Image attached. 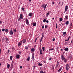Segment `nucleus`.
<instances>
[{
    "mask_svg": "<svg viewBox=\"0 0 73 73\" xmlns=\"http://www.w3.org/2000/svg\"><path fill=\"white\" fill-rule=\"evenodd\" d=\"M47 6V4L46 5L43 4L42 5L41 7H42V8H43L44 9V10H45V9L46 8V7Z\"/></svg>",
    "mask_w": 73,
    "mask_h": 73,
    "instance_id": "obj_1",
    "label": "nucleus"
},
{
    "mask_svg": "<svg viewBox=\"0 0 73 73\" xmlns=\"http://www.w3.org/2000/svg\"><path fill=\"white\" fill-rule=\"evenodd\" d=\"M66 69L67 70H69V69L70 68V67L69 66V65L68 64H66Z\"/></svg>",
    "mask_w": 73,
    "mask_h": 73,
    "instance_id": "obj_2",
    "label": "nucleus"
},
{
    "mask_svg": "<svg viewBox=\"0 0 73 73\" xmlns=\"http://www.w3.org/2000/svg\"><path fill=\"white\" fill-rule=\"evenodd\" d=\"M44 33H43L42 35L40 40V42H41V41H42V39H43V38H44Z\"/></svg>",
    "mask_w": 73,
    "mask_h": 73,
    "instance_id": "obj_3",
    "label": "nucleus"
},
{
    "mask_svg": "<svg viewBox=\"0 0 73 73\" xmlns=\"http://www.w3.org/2000/svg\"><path fill=\"white\" fill-rule=\"evenodd\" d=\"M25 21L27 25H29V21H28V19H26L25 20Z\"/></svg>",
    "mask_w": 73,
    "mask_h": 73,
    "instance_id": "obj_4",
    "label": "nucleus"
},
{
    "mask_svg": "<svg viewBox=\"0 0 73 73\" xmlns=\"http://www.w3.org/2000/svg\"><path fill=\"white\" fill-rule=\"evenodd\" d=\"M68 6H66V7H65V11H64V13L65 12H66V11H67V10H68Z\"/></svg>",
    "mask_w": 73,
    "mask_h": 73,
    "instance_id": "obj_5",
    "label": "nucleus"
},
{
    "mask_svg": "<svg viewBox=\"0 0 73 73\" xmlns=\"http://www.w3.org/2000/svg\"><path fill=\"white\" fill-rule=\"evenodd\" d=\"M32 15H33V13H30L29 14V16H30V17H31L32 16Z\"/></svg>",
    "mask_w": 73,
    "mask_h": 73,
    "instance_id": "obj_6",
    "label": "nucleus"
},
{
    "mask_svg": "<svg viewBox=\"0 0 73 73\" xmlns=\"http://www.w3.org/2000/svg\"><path fill=\"white\" fill-rule=\"evenodd\" d=\"M20 55L18 54H17L16 55V57L17 58H18V59H19V58L20 57Z\"/></svg>",
    "mask_w": 73,
    "mask_h": 73,
    "instance_id": "obj_7",
    "label": "nucleus"
},
{
    "mask_svg": "<svg viewBox=\"0 0 73 73\" xmlns=\"http://www.w3.org/2000/svg\"><path fill=\"white\" fill-rule=\"evenodd\" d=\"M61 59L62 60H64V58H65V56H64L63 55H62L61 56Z\"/></svg>",
    "mask_w": 73,
    "mask_h": 73,
    "instance_id": "obj_8",
    "label": "nucleus"
},
{
    "mask_svg": "<svg viewBox=\"0 0 73 73\" xmlns=\"http://www.w3.org/2000/svg\"><path fill=\"white\" fill-rule=\"evenodd\" d=\"M62 60L64 61V62H67V60L65 59V58Z\"/></svg>",
    "mask_w": 73,
    "mask_h": 73,
    "instance_id": "obj_9",
    "label": "nucleus"
},
{
    "mask_svg": "<svg viewBox=\"0 0 73 73\" xmlns=\"http://www.w3.org/2000/svg\"><path fill=\"white\" fill-rule=\"evenodd\" d=\"M9 33L10 34V35H12L13 34V32L12 30H11L9 32Z\"/></svg>",
    "mask_w": 73,
    "mask_h": 73,
    "instance_id": "obj_10",
    "label": "nucleus"
},
{
    "mask_svg": "<svg viewBox=\"0 0 73 73\" xmlns=\"http://www.w3.org/2000/svg\"><path fill=\"white\" fill-rule=\"evenodd\" d=\"M26 41L27 40H26V39H23V43H24V44H25V43L26 42Z\"/></svg>",
    "mask_w": 73,
    "mask_h": 73,
    "instance_id": "obj_11",
    "label": "nucleus"
},
{
    "mask_svg": "<svg viewBox=\"0 0 73 73\" xmlns=\"http://www.w3.org/2000/svg\"><path fill=\"white\" fill-rule=\"evenodd\" d=\"M23 14H21L20 15V19H23Z\"/></svg>",
    "mask_w": 73,
    "mask_h": 73,
    "instance_id": "obj_12",
    "label": "nucleus"
},
{
    "mask_svg": "<svg viewBox=\"0 0 73 73\" xmlns=\"http://www.w3.org/2000/svg\"><path fill=\"white\" fill-rule=\"evenodd\" d=\"M68 48H66L64 49V50L65 51H68Z\"/></svg>",
    "mask_w": 73,
    "mask_h": 73,
    "instance_id": "obj_13",
    "label": "nucleus"
},
{
    "mask_svg": "<svg viewBox=\"0 0 73 73\" xmlns=\"http://www.w3.org/2000/svg\"><path fill=\"white\" fill-rule=\"evenodd\" d=\"M31 51L32 52H35V49L34 48H32L31 49Z\"/></svg>",
    "mask_w": 73,
    "mask_h": 73,
    "instance_id": "obj_14",
    "label": "nucleus"
},
{
    "mask_svg": "<svg viewBox=\"0 0 73 73\" xmlns=\"http://www.w3.org/2000/svg\"><path fill=\"white\" fill-rule=\"evenodd\" d=\"M42 50H41L40 51V54H42Z\"/></svg>",
    "mask_w": 73,
    "mask_h": 73,
    "instance_id": "obj_15",
    "label": "nucleus"
},
{
    "mask_svg": "<svg viewBox=\"0 0 73 73\" xmlns=\"http://www.w3.org/2000/svg\"><path fill=\"white\" fill-rule=\"evenodd\" d=\"M65 24L66 25H68L69 24V21H67Z\"/></svg>",
    "mask_w": 73,
    "mask_h": 73,
    "instance_id": "obj_16",
    "label": "nucleus"
},
{
    "mask_svg": "<svg viewBox=\"0 0 73 73\" xmlns=\"http://www.w3.org/2000/svg\"><path fill=\"white\" fill-rule=\"evenodd\" d=\"M30 59V57H29V56L28 57V58H27V61H29Z\"/></svg>",
    "mask_w": 73,
    "mask_h": 73,
    "instance_id": "obj_17",
    "label": "nucleus"
},
{
    "mask_svg": "<svg viewBox=\"0 0 73 73\" xmlns=\"http://www.w3.org/2000/svg\"><path fill=\"white\" fill-rule=\"evenodd\" d=\"M5 39L6 40V41H8V38L7 37L5 38Z\"/></svg>",
    "mask_w": 73,
    "mask_h": 73,
    "instance_id": "obj_18",
    "label": "nucleus"
},
{
    "mask_svg": "<svg viewBox=\"0 0 73 73\" xmlns=\"http://www.w3.org/2000/svg\"><path fill=\"white\" fill-rule=\"evenodd\" d=\"M25 49H26V50L28 49V46H27L25 47Z\"/></svg>",
    "mask_w": 73,
    "mask_h": 73,
    "instance_id": "obj_19",
    "label": "nucleus"
},
{
    "mask_svg": "<svg viewBox=\"0 0 73 73\" xmlns=\"http://www.w3.org/2000/svg\"><path fill=\"white\" fill-rule=\"evenodd\" d=\"M33 26H36V23H33Z\"/></svg>",
    "mask_w": 73,
    "mask_h": 73,
    "instance_id": "obj_20",
    "label": "nucleus"
},
{
    "mask_svg": "<svg viewBox=\"0 0 73 73\" xmlns=\"http://www.w3.org/2000/svg\"><path fill=\"white\" fill-rule=\"evenodd\" d=\"M66 32H64L63 33V35L64 36H65V35H66Z\"/></svg>",
    "mask_w": 73,
    "mask_h": 73,
    "instance_id": "obj_21",
    "label": "nucleus"
},
{
    "mask_svg": "<svg viewBox=\"0 0 73 73\" xmlns=\"http://www.w3.org/2000/svg\"><path fill=\"white\" fill-rule=\"evenodd\" d=\"M5 32H9V31H8V29H6L5 30Z\"/></svg>",
    "mask_w": 73,
    "mask_h": 73,
    "instance_id": "obj_22",
    "label": "nucleus"
},
{
    "mask_svg": "<svg viewBox=\"0 0 73 73\" xmlns=\"http://www.w3.org/2000/svg\"><path fill=\"white\" fill-rule=\"evenodd\" d=\"M9 67H10V65L9 64H8L7 65V68H9Z\"/></svg>",
    "mask_w": 73,
    "mask_h": 73,
    "instance_id": "obj_23",
    "label": "nucleus"
},
{
    "mask_svg": "<svg viewBox=\"0 0 73 73\" xmlns=\"http://www.w3.org/2000/svg\"><path fill=\"white\" fill-rule=\"evenodd\" d=\"M32 58L34 59V54H33L32 55Z\"/></svg>",
    "mask_w": 73,
    "mask_h": 73,
    "instance_id": "obj_24",
    "label": "nucleus"
},
{
    "mask_svg": "<svg viewBox=\"0 0 73 73\" xmlns=\"http://www.w3.org/2000/svg\"><path fill=\"white\" fill-rule=\"evenodd\" d=\"M59 19L60 21H62V18H60Z\"/></svg>",
    "mask_w": 73,
    "mask_h": 73,
    "instance_id": "obj_25",
    "label": "nucleus"
},
{
    "mask_svg": "<svg viewBox=\"0 0 73 73\" xmlns=\"http://www.w3.org/2000/svg\"><path fill=\"white\" fill-rule=\"evenodd\" d=\"M12 58H13V56H11L10 57V59L11 60H12Z\"/></svg>",
    "mask_w": 73,
    "mask_h": 73,
    "instance_id": "obj_26",
    "label": "nucleus"
},
{
    "mask_svg": "<svg viewBox=\"0 0 73 73\" xmlns=\"http://www.w3.org/2000/svg\"><path fill=\"white\" fill-rule=\"evenodd\" d=\"M50 13V12L48 11L47 13L46 14V15H49V13Z\"/></svg>",
    "mask_w": 73,
    "mask_h": 73,
    "instance_id": "obj_27",
    "label": "nucleus"
},
{
    "mask_svg": "<svg viewBox=\"0 0 73 73\" xmlns=\"http://www.w3.org/2000/svg\"><path fill=\"white\" fill-rule=\"evenodd\" d=\"M42 49L43 51H44V50H45V47H42Z\"/></svg>",
    "mask_w": 73,
    "mask_h": 73,
    "instance_id": "obj_28",
    "label": "nucleus"
},
{
    "mask_svg": "<svg viewBox=\"0 0 73 73\" xmlns=\"http://www.w3.org/2000/svg\"><path fill=\"white\" fill-rule=\"evenodd\" d=\"M46 20L44 19L43 21V22H44V23H45V22H46Z\"/></svg>",
    "mask_w": 73,
    "mask_h": 73,
    "instance_id": "obj_29",
    "label": "nucleus"
},
{
    "mask_svg": "<svg viewBox=\"0 0 73 73\" xmlns=\"http://www.w3.org/2000/svg\"><path fill=\"white\" fill-rule=\"evenodd\" d=\"M12 50H15V48L14 47H12Z\"/></svg>",
    "mask_w": 73,
    "mask_h": 73,
    "instance_id": "obj_30",
    "label": "nucleus"
},
{
    "mask_svg": "<svg viewBox=\"0 0 73 73\" xmlns=\"http://www.w3.org/2000/svg\"><path fill=\"white\" fill-rule=\"evenodd\" d=\"M21 9L23 11H24V12L25 11L24 10V9L23 7H22Z\"/></svg>",
    "mask_w": 73,
    "mask_h": 73,
    "instance_id": "obj_31",
    "label": "nucleus"
},
{
    "mask_svg": "<svg viewBox=\"0 0 73 73\" xmlns=\"http://www.w3.org/2000/svg\"><path fill=\"white\" fill-rule=\"evenodd\" d=\"M2 31H3V32H4V31H5V29H2Z\"/></svg>",
    "mask_w": 73,
    "mask_h": 73,
    "instance_id": "obj_32",
    "label": "nucleus"
},
{
    "mask_svg": "<svg viewBox=\"0 0 73 73\" xmlns=\"http://www.w3.org/2000/svg\"><path fill=\"white\" fill-rule=\"evenodd\" d=\"M65 19H66V20L68 19V17H67V16H65Z\"/></svg>",
    "mask_w": 73,
    "mask_h": 73,
    "instance_id": "obj_33",
    "label": "nucleus"
},
{
    "mask_svg": "<svg viewBox=\"0 0 73 73\" xmlns=\"http://www.w3.org/2000/svg\"><path fill=\"white\" fill-rule=\"evenodd\" d=\"M38 65H39V66H42V64H41L40 63L38 64Z\"/></svg>",
    "mask_w": 73,
    "mask_h": 73,
    "instance_id": "obj_34",
    "label": "nucleus"
},
{
    "mask_svg": "<svg viewBox=\"0 0 73 73\" xmlns=\"http://www.w3.org/2000/svg\"><path fill=\"white\" fill-rule=\"evenodd\" d=\"M18 45V46H20V45H21V44L19 42V43Z\"/></svg>",
    "mask_w": 73,
    "mask_h": 73,
    "instance_id": "obj_35",
    "label": "nucleus"
},
{
    "mask_svg": "<svg viewBox=\"0 0 73 73\" xmlns=\"http://www.w3.org/2000/svg\"><path fill=\"white\" fill-rule=\"evenodd\" d=\"M21 20V18H20L19 17V19L18 20V21H20Z\"/></svg>",
    "mask_w": 73,
    "mask_h": 73,
    "instance_id": "obj_36",
    "label": "nucleus"
},
{
    "mask_svg": "<svg viewBox=\"0 0 73 73\" xmlns=\"http://www.w3.org/2000/svg\"><path fill=\"white\" fill-rule=\"evenodd\" d=\"M59 64H56V67H58V66Z\"/></svg>",
    "mask_w": 73,
    "mask_h": 73,
    "instance_id": "obj_37",
    "label": "nucleus"
},
{
    "mask_svg": "<svg viewBox=\"0 0 73 73\" xmlns=\"http://www.w3.org/2000/svg\"><path fill=\"white\" fill-rule=\"evenodd\" d=\"M48 28V26H47V25H45V29H46V28Z\"/></svg>",
    "mask_w": 73,
    "mask_h": 73,
    "instance_id": "obj_38",
    "label": "nucleus"
},
{
    "mask_svg": "<svg viewBox=\"0 0 73 73\" xmlns=\"http://www.w3.org/2000/svg\"><path fill=\"white\" fill-rule=\"evenodd\" d=\"M62 69L61 68L59 69V70H58V72H60L61 71V70Z\"/></svg>",
    "mask_w": 73,
    "mask_h": 73,
    "instance_id": "obj_39",
    "label": "nucleus"
},
{
    "mask_svg": "<svg viewBox=\"0 0 73 73\" xmlns=\"http://www.w3.org/2000/svg\"><path fill=\"white\" fill-rule=\"evenodd\" d=\"M49 50H54V49L51 48V49H49Z\"/></svg>",
    "mask_w": 73,
    "mask_h": 73,
    "instance_id": "obj_40",
    "label": "nucleus"
},
{
    "mask_svg": "<svg viewBox=\"0 0 73 73\" xmlns=\"http://www.w3.org/2000/svg\"><path fill=\"white\" fill-rule=\"evenodd\" d=\"M40 73H44V71H41L40 72Z\"/></svg>",
    "mask_w": 73,
    "mask_h": 73,
    "instance_id": "obj_41",
    "label": "nucleus"
},
{
    "mask_svg": "<svg viewBox=\"0 0 73 73\" xmlns=\"http://www.w3.org/2000/svg\"><path fill=\"white\" fill-rule=\"evenodd\" d=\"M16 29H15L14 30V32H15V33H16Z\"/></svg>",
    "mask_w": 73,
    "mask_h": 73,
    "instance_id": "obj_42",
    "label": "nucleus"
},
{
    "mask_svg": "<svg viewBox=\"0 0 73 73\" xmlns=\"http://www.w3.org/2000/svg\"><path fill=\"white\" fill-rule=\"evenodd\" d=\"M52 59V58H50L48 59V60L49 61H50V60H51Z\"/></svg>",
    "mask_w": 73,
    "mask_h": 73,
    "instance_id": "obj_43",
    "label": "nucleus"
},
{
    "mask_svg": "<svg viewBox=\"0 0 73 73\" xmlns=\"http://www.w3.org/2000/svg\"><path fill=\"white\" fill-rule=\"evenodd\" d=\"M20 69H22L23 68V66H20Z\"/></svg>",
    "mask_w": 73,
    "mask_h": 73,
    "instance_id": "obj_44",
    "label": "nucleus"
},
{
    "mask_svg": "<svg viewBox=\"0 0 73 73\" xmlns=\"http://www.w3.org/2000/svg\"><path fill=\"white\" fill-rule=\"evenodd\" d=\"M70 26H72V23H71L70 24Z\"/></svg>",
    "mask_w": 73,
    "mask_h": 73,
    "instance_id": "obj_45",
    "label": "nucleus"
},
{
    "mask_svg": "<svg viewBox=\"0 0 73 73\" xmlns=\"http://www.w3.org/2000/svg\"><path fill=\"white\" fill-rule=\"evenodd\" d=\"M7 52H8V53H9V52H10L9 50H8Z\"/></svg>",
    "mask_w": 73,
    "mask_h": 73,
    "instance_id": "obj_46",
    "label": "nucleus"
},
{
    "mask_svg": "<svg viewBox=\"0 0 73 73\" xmlns=\"http://www.w3.org/2000/svg\"><path fill=\"white\" fill-rule=\"evenodd\" d=\"M52 41H55V38H54L53 39Z\"/></svg>",
    "mask_w": 73,
    "mask_h": 73,
    "instance_id": "obj_47",
    "label": "nucleus"
},
{
    "mask_svg": "<svg viewBox=\"0 0 73 73\" xmlns=\"http://www.w3.org/2000/svg\"><path fill=\"white\" fill-rule=\"evenodd\" d=\"M70 37H70V36H69L68 38V40H69V39L70 38Z\"/></svg>",
    "mask_w": 73,
    "mask_h": 73,
    "instance_id": "obj_48",
    "label": "nucleus"
},
{
    "mask_svg": "<svg viewBox=\"0 0 73 73\" xmlns=\"http://www.w3.org/2000/svg\"><path fill=\"white\" fill-rule=\"evenodd\" d=\"M57 25V23H56V28H58Z\"/></svg>",
    "mask_w": 73,
    "mask_h": 73,
    "instance_id": "obj_49",
    "label": "nucleus"
},
{
    "mask_svg": "<svg viewBox=\"0 0 73 73\" xmlns=\"http://www.w3.org/2000/svg\"><path fill=\"white\" fill-rule=\"evenodd\" d=\"M33 68H34V69H35V68H36V66H33Z\"/></svg>",
    "mask_w": 73,
    "mask_h": 73,
    "instance_id": "obj_50",
    "label": "nucleus"
},
{
    "mask_svg": "<svg viewBox=\"0 0 73 73\" xmlns=\"http://www.w3.org/2000/svg\"><path fill=\"white\" fill-rule=\"evenodd\" d=\"M63 4H64V2H62V5H61V6H62V5H63Z\"/></svg>",
    "mask_w": 73,
    "mask_h": 73,
    "instance_id": "obj_51",
    "label": "nucleus"
},
{
    "mask_svg": "<svg viewBox=\"0 0 73 73\" xmlns=\"http://www.w3.org/2000/svg\"><path fill=\"white\" fill-rule=\"evenodd\" d=\"M19 43L21 44H22V43H23V42H22V41H21L19 42Z\"/></svg>",
    "mask_w": 73,
    "mask_h": 73,
    "instance_id": "obj_52",
    "label": "nucleus"
},
{
    "mask_svg": "<svg viewBox=\"0 0 73 73\" xmlns=\"http://www.w3.org/2000/svg\"><path fill=\"white\" fill-rule=\"evenodd\" d=\"M69 40H68H68H65V41H69Z\"/></svg>",
    "mask_w": 73,
    "mask_h": 73,
    "instance_id": "obj_53",
    "label": "nucleus"
},
{
    "mask_svg": "<svg viewBox=\"0 0 73 73\" xmlns=\"http://www.w3.org/2000/svg\"><path fill=\"white\" fill-rule=\"evenodd\" d=\"M46 23H49V21H46Z\"/></svg>",
    "mask_w": 73,
    "mask_h": 73,
    "instance_id": "obj_54",
    "label": "nucleus"
},
{
    "mask_svg": "<svg viewBox=\"0 0 73 73\" xmlns=\"http://www.w3.org/2000/svg\"><path fill=\"white\" fill-rule=\"evenodd\" d=\"M42 28L43 29L44 28V26H42Z\"/></svg>",
    "mask_w": 73,
    "mask_h": 73,
    "instance_id": "obj_55",
    "label": "nucleus"
},
{
    "mask_svg": "<svg viewBox=\"0 0 73 73\" xmlns=\"http://www.w3.org/2000/svg\"><path fill=\"white\" fill-rule=\"evenodd\" d=\"M19 54H21V52H19Z\"/></svg>",
    "mask_w": 73,
    "mask_h": 73,
    "instance_id": "obj_56",
    "label": "nucleus"
},
{
    "mask_svg": "<svg viewBox=\"0 0 73 73\" xmlns=\"http://www.w3.org/2000/svg\"><path fill=\"white\" fill-rule=\"evenodd\" d=\"M1 49L0 48V54H1Z\"/></svg>",
    "mask_w": 73,
    "mask_h": 73,
    "instance_id": "obj_57",
    "label": "nucleus"
},
{
    "mask_svg": "<svg viewBox=\"0 0 73 73\" xmlns=\"http://www.w3.org/2000/svg\"><path fill=\"white\" fill-rule=\"evenodd\" d=\"M57 64H59L58 63H59V62H58V61H57Z\"/></svg>",
    "mask_w": 73,
    "mask_h": 73,
    "instance_id": "obj_58",
    "label": "nucleus"
},
{
    "mask_svg": "<svg viewBox=\"0 0 73 73\" xmlns=\"http://www.w3.org/2000/svg\"><path fill=\"white\" fill-rule=\"evenodd\" d=\"M52 4H54V2H52Z\"/></svg>",
    "mask_w": 73,
    "mask_h": 73,
    "instance_id": "obj_59",
    "label": "nucleus"
},
{
    "mask_svg": "<svg viewBox=\"0 0 73 73\" xmlns=\"http://www.w3.org/2000/svg\"><path fill=\"white\" fill-rule=\"evenodd\" d=\"M1 23H2L1 21H0V24H1Z\"/></svg>",
    "mask_w": 73,
    "mask_h": 73,
    "instance_id": "obj_60",
    "label": "nucleus"
},
{
    "mask_svg": "<svg viewBox=\"0 0 73 73\" xmlns=\"http://www.w3.org/2000/svg\"><path fill=\"white\" fill-rule=\"evenodd\" d=\"M72 42H73V41L72 40H71V43H72Z\"/></svg>",
    "mask_w": 73,
    "mask_h": 73,
    "instance_id": "obj_61",
    "label": "nucleus"
},
{
    "mask_svg": "<svg viewBox=\"0 0 73 73\" xmlns=\"http://www.w3.org/2000/svg\"><path fill=\"white\" fill-rule=\"evenodd\" d=\"M37 40V38H35V40Z\"/></svg>",
    "mask_w": 73,
    "mask_h": 73,
    "instance_id": "obj_62",
    "label": "nucleus"
},
{
    "mask_svg": "<svg viewBox=\"0 0 73 73\" xmlns=\"http://www.w3.org/2000/svg\"><path fill=\"white\" fill-rule=\"evenodd\" d=\"M32 1V0H29V1Z\"/></svg>",
    "mask_w": 73,
    "mask_h": 73,
    "instance_id": "obj_63",
    "label": "nucleus"
},
{
    "mask_svg": "<svg viewBox=\"0 0 73 73\" xmlns=\"http://www.w3.org/2000/svg\"><path fill=\"white\" fill-rule=\"evenodd\" d=\"M43 73H46V72H43Z\"/></svg>",
    "mask_w": 73,
    "mask_h": 73,
    "instance_id": "obj_64",
    "label": "nucleus"
}]
</instances>
